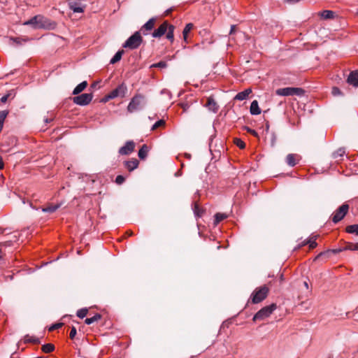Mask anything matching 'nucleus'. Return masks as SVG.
Returning a JSON list of instances; mask_svg holds the SVG:
<instances>
[{
    "label": "nucleus",
    "mask_w": 358,
    "mask_h": 358,
    "mask_svg": "<svg viewBox=\"0 0 358 358\" xmlns=\"http://www.w3.org/2000/svg\"><path fill=\"white\" fill-rule=\"evenodd\" d=\"M24 25H30L35 29H54L56 27V23L48 17L41 15H36L30 20L24 22Z\"/></svg>",
    "instance_id": "f257e3e1"
},
{
    "label": "nucleus",
    "mask_w": 358,
    "mask_h": 358,
    "mask_svg": "<svg viewBox=\"0 0 358 358\" xmlns=\"http://www.w3.org/2000/svg\"><path fill=\"white\" fill-rule=\"evenodd\" d=\"M269 292V288L266 285H262L257 287L250 296L251 302L257 304L264 300Z\"/></svg>",
    "instance_id": "f03ea898"
},
{
    "label": "nucleus",
    "mask_w": 358,
    "mask_h": 358,
    "mask_svg": "<svg viewBox=\"0 0 358 358\" xmlns=\"http://www.w3.org/2000/svg\"><path fill=\"white\" fill-rule=\"evenodd\" d=\"M143 38L140 31H136L131 35L122 45L124 48H129L130 50L137 49L142 43Z\"/></svg>",
    "instance_id": "7ed1b4c3"
},
{
    "label": "nucleus",
    "mask_w": 358,
    "mask_h": 358,
    "mask_svg": "<svg viewBox=\"0 0 358 358\" xmlns=\"http://www.w3.org/2000/svg\"><path fill=\"white\" fill-rule=\"evenodd\" d=\"M277 306L275 303H272L270 306H265L260 309L253 317L254 322L258 320H264L268 317L276 309Z\"/></svg>",
    "instance_id": "20e7f679"
},
{
    "label": "nucleus",
    "mask_w": 358,
    "mask_h": 358,
    "mask_svg": "<svg viewBox=\"0 0 358 358\" xmlns=\"http://www.w3.org/2000/svg\"><path fill=\"white\" fill-rule=\"evenodd\" d=\"M145 102V96L142 94L135 95L129 102L127 106V110L129 113H133L137 110L141 109Z\"/></svg>",
    "instance_id": "39448f33"
},
{
    "label": "nucleus",
    "mask_w": 358,
    "mask_h": 358,
    "mask_svg": "<svg viewBox=\"0 0 358 358\" xmlns=\"http://www.w3.org/2000/svg\"><path fill=\"white\" fill-rule=\"evenodd\" d=\"M127 92V87L123 83L118 85L115 89L112 90L108 94H107L105 97V101H108L109 99H113L116 97H124Z\"/></svg>",
    "instance_id": "423d86ee"
},
{
    "label": "nucleus",
    "mask_w": 358,
    "mask_h": 358,
    "mask_svg": "<svg viewBox=\"0 0 358 358\" xmlns=\"http://www.w3.org/2000/svg\"><path fill=\"white\" fill-rule=\"evenodd\" d=\"M304 90L299 87H285L279 88L275 91L276 94L279 96H301L303 94Z\"/></svg>",
    "instance_id": "0eeeda50"
},
{
    "label": "nucleus",
    "mask_w": 358,
    "mask_h": 358,
    "mask_svg": "<svg viewBox=\"0 0 358 358\" xmlns=\"http://www.w3.org/2000/svg\"><path fill=\"white\" fill-rule=\"evenodd\" d=\"M349 210V205L347 203H343L341 206L332 215V221L334 223L336 224L340 222L341 220L347 214Z\"/></svg>",
    "instance_id": "6e6552de"
},
{
    "label": "nucleus",
    "mask_w": 358,
    "mask_h": 358,
    "mask_svg": "<svg viewBox=\"0 0 358 358\" xmlns=\"http://www.w3.org/2000/svg\"><path fill=\"white\" fill-rule=\"evenodd\" d=\"M68 6L74 13H83L86 7L83 0H66Z\"/></svg>",
    "instance_id": "1a4fd4ad"
},
{
    "label": "nucleus",
    "mask_w": 358,
    "mask_h": 358,
    "mask_svg": "<svg viewBox=\"0 0 358 358\" xmlns=\"http://www.w3.org/2000/svg\"><path fill=\"white\" fill-rule=\"evenodd\" d=\"M93 97L92 94L91 93H85L82 94L80 95L74 96L73 98V101L76 104L80 105V106H85L90 103Z\"/></svg>",
    "instance_id": "9d476101"
},
{
    "label": "nucleus",
    "mask_w": 358,
    "mask_h": 358,
    "mask_svg": "<svg viewBox=\"0 0 358 358\" xmlns=\"http://www.w3.org/2000/svg\"><path fill=\"white\" fill-rule=\"evenodd\" d=\"M156 22V18L152 17L150 18L145 24H143L140 30V34H143L144 36H146L150 34V32L155 27Z\"/></svg>",
    "instance_id": "9b49d317"
},
{
    "label": "nucleus",
    "mask_w": 358,
    "mask_h": 358,
    "mask_svg": "<svg viewBox=\"0 0 358 358\" xmlns=\"http://www.w3.org/2000/svg\"><path fill=\"white\" fill-rule=\"evenodd\" d=\"M169 28V23L167 21H164L157 29L154 30L152 33V36L154 38H161L164 36Z\"/></svg>",
    "instance_id": "f8f14e48"
},
{
    "label": "nucleus",
    "mask_w": 358,
    "mask_h": 358,
    "mask_svg": "<svg viewBox=\"0 0 358 358\" xmlns=\"http://www.w3.org/2000/svg\"><path fill=\"white\" fill-rule=\"evenodd\" d=\"M134 148L135 143L132 141H129L123 147L120 148L118 152L121 155H128L134 150Z\"/></svg>",
    "instance_id": "ddd939ff"
},
{
    "label": "nucleus",
    "mask_w": 358,
    "mask_h": 358,
    "mask_svg": "<svg viewBox=\"0 0 358 358\" xmlns=\"http://www.w3.org/2000/svg\"><path fill=\"white\" fill-rule=\"evenodd\" d=\"M347 82L355 87H358V70L352 71L349 74Z\"/></svg>",
    "instance_id": "4468645a"
},
{
    "label": "nucleus",
    "mask_w": 358,
    "mask_h": 358,
    "mask_svg": "<svg viewBox=\"0 0 358 358\" xmlns=\"http://www.w3.org/2000/svg\"><path fill=\"white\" fill-rule=\"evenodd\" d=\"M342 251H344L343 248L322 252H320L317 256H316V257L315 258V260L319 259L322 257L327 259L330 257V254H331V253L338 254Z\"/></svg>",
    "instance_id": "2eb2a0df"
},
{
    "label": "nucleus",
    "mask_w": 358,
    "mask_h": 358,
    "mask_svg": "<svg viewBox=\"0 0 358 358\" xmlns=\"http://www.w3.org/2000/svg\"><path fill=\"white\" fill-rule=\"evenodd\" d=\"M206 107H207L210 110H212L214 113H216L218 110V105L215 99L210 96L207 99V102L205 104Z\"/></svg>",
    "instance_id": "dca6fc26"
},
{
    "label": "nucleus",
    "mask_w": 358,
    "mask_h": 358,
    "mask_svg": "<svg viewBox=\"0 0 358 358\" xmlns=\"http://www.w3.org/2000/svg\"><path fill=\"white\" fill-rule=\"evenodd\" d=\"M299 161V156L296 154H289L286 157V162L290 166H294Z\"/></svg>",
    "instance_id": "f3484780"
},
{
    "label": "nucleus",
    "mask_w": 358,
    "mask_h": 358,
    "mask_svg": "<svg viewBox=\"0 0 358 358\" xmlns=\"http://www.w3.org/2000/svg\"><path fill=\"white\" fill-rule=\"evenodd\" d=\"M139 162L136 159H131V160L124 162L125 167L129 171H132L138 167Z\"/></svg>",
    "instance_id": "a211bd4d"
},
{
    "label": "nucleus",
    "mask_w": 358,
    "mask_h": 358,
    "mask_svg": "<svg viewBox=\"0 0 358 358\" xmlns=\"http://www.w3.org/2000/svg\"><path fill=\"white\" fill-rule=\"evenodd\" d=\"M250 111L252 115H257L261 113V109L259 107L258 101L254 100L250 105Z\"/></svg>",
    "instance_id": "6ab92c4d"
},
{
    "label": "nucleus",
    "mask_w": 358,
    "mask_h": 358,
    "mask_svg": "<svg viewBox=\"0 0 358 358\" xmlns=\"http://www.w3.org/2000/svg\"><path fill=\"white\" fill-rule=\"evenodd\" d=\"M251 92H252L251 89H250V88L246 89L245 90L238 93L235 96V99L240 100V101L245 100L248 98V96H249V94Z\"/></svg>",
    "instance_id": "aec40b11"
},
{
    "label": "nucleus",
    "mask_w": 358,
    "mask_h": 358,
    "mask_svg": "<svg viewBox=\"0 0 358 358\" xmlns=\"http://www.w3.org/2000/svg\"><path fill=\"white\" fill-rule=\"evenodd\" d=\"M87 86V81H83L78 85L73 91V94L76 95L82 92Z\"/></svg>",
    "instance_id": "412c9836"
},
{
    "label": "nucleus",
    "mask_w": 358,
    "mask_h": 358,
    "mask_svg": "<svg viewBox=\"0 0 358 358\" xmlns=\"http://www.w3.org/2000/svg\"><path fill=\"white\" fill-rule=\"evenodd\" d=\"M194 24L192 23H188L185 27L183 31H182V36L184 41L187 43V36L188 34L191 31V30L193 29Z\"/></svg>",
    "instance_id": "4be33fe9"
},
{
    "label": "nucleus",
    "mask_w": 358,
    "mask_h": 358,
    "mask_svg": "<svg viewBox=\"0 0 358 358\" xmlns=\"http://www.w3.org/2000/svg\"><path fill=\"white\" fill-rule=\"evenodd\" d=\"M60 207V204H49L48 206L42 208V211L45 213H54Z\"/></svg>",
    "instance_id": "5701e85b"
},
{
    "label": "nucleus",
    "mask_w": 358,
    "mask_h": 358,
    "mask_svg": "<svg viewBox=\"0 0 358 358\" xmlns=\"http://www.w3.org/2000/svg\"><path fill=\"white\" fill-rule=\"evenodd\" d=\"M149 149L146 145H143L141 148L138 151V157L141 159H145L148 155Z\"/></svg>",
    "instance_id": "b1692460"
},
{
    "label": "nucleus",
    "mask_w": 358,
    "mask_h": 358,
    "mask_svg": "<svg viewBox=\"0 0 358 358\" xmlns=\"http://www.w3.org/2000/svg\"><path fill=\"white\" fill-rule=\"evenodd\" d=\"M335 13L332 10H325L320 13V16L324 20L333 19Z\"/></svg>",
    "instance_id": "393cba45"
},
{
    "label": "nucleus",
    "mask_w": 358,
    "mask_h": 358,
    "mask_svg": "<svg viewBox=\"0 0 358 358\" xmlns=\"http://www.w3.org/2000/svg\"><path fill=\"white\" fill-rule=\"evenodd\" d=\"M15 96V93L14 90H10L6 95L3 96L0 102L2 103H5L8 99H13Z\"/></svg>",
    "instance_id": "a878e982"
},
{
    "label": "nucleus",
    "mask_w": 358,
    "mask_h": 358,
    "mask_svg": "<svg viewBox=\"0 0 358 358\" xmlns=\"http://www.w3.org/2000/svg\"><path fill=\"white\" fill-rule=\"evenodd\" d=\"M102 316L99 313L95 314L93 317L90 318H86L85 320V323L87 324H91L95 322H97L101 319Z\"/></svg>",
    "instance_id": "bb28decb"
},
{
    "label": "nucleus",
    "mask_w": 358,
    "mask_h": 358,
    "mask_svg": "<svg viewBox=\"0 0 358 358\" xmlns=\"http://www.w3.org/2000/svg\"><path fill=\"white\" fill-rule=\"evenodd\" d=\"M174 29H175V27L172 24H169V28L166 33V38L171 41H173V38H174V34H173Z\"/></svg>",
    "instance_id": "cd10ccee"
},
{
    "label": "nucleus",
    "mask_w": 358,
    "mask_h": 358,
    "mask_svg": "<svg viewBox=\"0 0 358 358\" xmlns=\"http://www.w3.org/2000/svg\"><path fill=\"white\" fill-rule=\"evenodd\" d=\"M124 52L123 50L117 51L115 53V55H114V57L110 59V63L112 64H114L118 62L121 59L122 56L124 54Z\"/></svg>",
    "instance_id": "c85d7f7f"
},
{
    "label": "nucleus",
    "mask_w": 358,
    "mask_h": 358,
    "mask_svg": "<svg viewBox=\"0 0 358 358\" xmlns=\"http://www.w3.org/2000/svg\"><path fill=\"white\" fill-rule=\"evenodd\" d=\"M227 217H228L227 215L225 213H216L215 215L214 224L215 225L218 224L220 222H222L224 219L227 218Z\"/></svg>",
    "instance_id": "c756f323"
},
{
    "label": "nucleus",
    "mask_w": 358,
    "mask_h": 358,
    "mask_svg": "<svg viewBox=\"0 0 358 358\" xmlns=\"http://www.w3.org/2000/svg\"><path fill=\"white\" fill-rule=\"evenodd\" d=\"M8 114V110H1L0 111V132L2 131L3 127V122Z\"/></svg>",
    "instance_id": "7c9ffc66"
},
{
    "label": "nucleus",
    "mask_w": 358,
    "mask_h": 358,
    "mask_svg": "<svg viewBox=\"0 0 358 358\" xmlns=\"http://www.w3.org/2000/svg\"><path fill=\"white\" fill-rule=\"evenodd\" d=\"M345 231L349 234H355L358 236V224L349 225L346 227Z\"/></svg>",
    "instance_id": "2f4dec72"
},
{
    "label": "nucleus",
    "mask_w": 358,
    "mask_h": 358,
    "mask_svg": "<svg viewBox=\"0 0 358 358\" xmlns=\"http://www.w3.org/2000/svg\"><path fill=\"white\" fill-rule=\"evenodd\" d=\"M344 250H358V243H346L343 247Z\"/></svg>",
    "instance_id": "473e14b6"
},
{
    "label": "nucleus",
    "mask_w": 358,
    "mask_h": 358,
    "mask_svg": "<svg viewBox=\"0 0 358 358\" xmlns=\"http://www.w3.org/2000/svg\"><path fill=\"white\" fill-rule=\"evenodd\" d=\"M55 346L51 343L45 344L42 346V350L45 353H49L54 350Z\"/></svg>",
    "instance_id": "72a5a7b5"
},
{
    "label": "nucleus",
    "mask_w": 358,
    "mask_h": 358,
    "mask_svg": "<svg viewBox=\"0 0 358 358\" xmlns=\"http://www.w3.org/2000/svg\"><path fill=\"white\" fill-rule=\"evenodd\" d=\"M24 342L25 343H32L34 344H37V343H40L38 338L34 337V336H30L29 335H27L24 337Z\"/></svg>",
    "instance_id": "f704fd0d"
},
{
    "label": "nucleus",
    "mask_w": 358,
    "mask_h": 358,
    "mask_svg": "<svg viewBox=\"0 0 358 358\" xmlns=\"http://www.w3.org/2000/svg\"><path fill=\"white\" fill-rule=\"evenodd\" d=\"M194 214L198 217H201L203 213V209H201L199 204L196 203L194 204Z\"/></svg>",
    "instance_id": "c9c22d12"
},
{
    "label": "nucleus",
    "mask_w": 358,
    "mask_h": 358,
    "mask_svg": "<svg viewBox=\"0 0 358 358\" xmlns=\"http://www.w3.org/2000/svg\"><path fill=\"white\" fill-rule=\"evenodd\" d=\"M315 240H316V237L311 238L308 240H306V243H308L309 248L310 249H313V248H316V246L317 245Z\"/></svg>",
    "instance_id": "e433bc0d"
},
{
    "label": "nucleus",
    "mask_w": 358,
    "mask_h": 358,
    "mask_svg": "<svg viewBox=\"0 0 358 358\" xmlns=\"http://www.w3.org/2000/svg\"><path fill=\"white\" fill-rule=\"evenodd\" d=\"M88 313V310L87 308H82L78 310L77 316L80 318H84Z\"/></svg>",
    "instance_id": "4c0bfd02"
},
{
    "label": "nucleus",
    "mask_w": 358,
    "mask_h": 358,
    "mask_svg": "<svg viewBox=\"0 0 358 358\" xmlns=\"http://www.w3.org/2000/svg\"><path fill=\"white\" fill-rule=\"evenodd\" d=\"M167 66V64L166 62L161 61L158 63L153 64L151 65V68H166Z\"/></svg>",
    "instance_id": "58836bf2"
},
{
    "label": "nucleus",
    "mask_w": 358,
    "mask_h": 358,
    "mask_svg": "<svg viewBox=\"0 0 358 358\" xmlns=\"http://www.w3.org/2000/svg\"><path fill=\"white\" fill-rule=\"evenodd\" d=\"M234 143L241 149L245 148V143L240 138H235Z\"/></svg>",
    "instance_id": "ea45409f"
},
{
    "label": "nucleus",
    "mask_w": 358,
    "mask_h": 358,
    "mask_svg": "<svg viewBox=\"0 0 358 358\" xmlns=\"http://www.w3.org/2000/svg\"><path fill=\"white\" fill-rule=\"evenodd\" d=\"M345 154V150L342 148L338 149L333 153L334 158L336 159L338 157H342Z\"/></svg>",
    "instance_id": "a19ab883"
},
{
    "label": "nucleus",
    "mask_w": 358,
    "mask_h": 358,
    "mask_svg": "<svg viewBox=\"0 0 358 358\" xmlns=\"http://www.w3.org/2000/svg\"><path fill=\"white\" fill-rule=\"evenodd\" d=\"M165 124V122L163 120H160L157 122H156L153 126L152 127V130H155L157 128L164 125Z\"/></svg>",
    "instance_id": "79ce46f5"
},
{
    "label": "nucleus",
    "mask_w": 358,
    "mask_h": 358,
    "mask_svg": "<svg viewBox=\"0 0 358 358\" xmlns=\"http://www.w3.org/2000/svg\"><path fill=\"white\" fill-rule=\"evenodd\" d=\"M124 180H125V178L121 175L117 176L115 178V182L117 185L122 184L124 182Z\"/></svg>",
    "instance_id": "37998d69"
},
{
    "label": "nucleus",
    "mask_w": 358,
    "mask_h": 358,
    "mask_svg": "<svg viewBox=\"0 0 358 358\" xmlns=\"http://www.w3.org/2000/svg\"><path fill=\"white\" fill-rule=\"evenodd\" d=\"M63 325V323H56L53 325H52L50 328H49V331H52L55 329H58L59 328H61Z\"/></svg>",
    "instance_id": "c03bdc74"
},
{
    "label": "nucleus",
    "mask_w": 358,
    "mask_h": 358,
    "mask_svg": "<svg viewBox=\"0 0 358 358\" xmlns=\"http://www.w3.org/2000/svg\"><path fill=\"white\" fill-rule=\"evenodd\" d=\"M77 334V331L75 327H72L71 329V331L69 334V337L71 339H73Z\"/></svg>",
    "instance_id": "a18cd8bd"
},
{
    "label": "nucleus",
    "mask_w": 358,
    "mask_h": 358,
    "mask_svg": "<svg viewBox=\"0 0 358 358\" xmlns=\"http://www.w3.org/2000/svg\"><path fill=\"white\" fill-rule=\"evenodd\" d=\"M332 94L334 95V96H337V95H340L341 94V92L340 90V89L337 87H334L332 88Z\"/></svg>",
    "instance_id": "49530a36"
},
{
    "label": "nucleus",
    "mask_w": 358,
    "mask_h": 358,
    "mask_svg": "<svg viewBox=\"0 0 358 358\" xmlns=\"http://www.w3.org/2000/svg\"><path fill=\"white\" fill-rule=\"evenodd\" d=\"M245 129L247 130L248 132H249L252 135H253L255 136H258L257 132L256 131H255L254 129H250L249 127H246Z\"/></svg>",
    "instance_id": "de8ad7c7"
},
{
    "label": "nucleus",
    "mask_w": 358,
    "mask_h": 358,
    "mask_svg": "<svg viewBox=\"0 0 358 358\" xmlns=\"http://www.w3.org/2000/svg\"><path fill=\"white\" fill-rule=\"evenodd\" d=\"M301 0H284L285 3L293 4L299 2Z\"/></svg>",
    "instance_id": "09e8293b"
},
{
    "label": "nucleus",
    "mask_w": 358,
    "mask_h": 358,
    "mask_svg": "<svg viewBox=\"0 0 358 358\" xmlns=\"http://www.w3.org/2000/svg\"><path fill=\"white\" fill-rule=\"evenodd\" d=\"M276 143V136L275 134H273L272 138H271V145L274 146Z\"/></svg>",
    "instance_id": "8fccbe9b"
},
{
    "label": "nucleus",
    "mask_w": 358,
    "mask_h": 358,
    "mask_svg": "<svg viewBox=\"0 0 358 358\" xmlns=\"http://www.w3.org/2000/svg\"><path fill=\"white\" fill-rule=\"evenodd\" d=\"M180 106L183 108L184 111L187 110L189 107L188 104L185 103H181Z\"/></svg>",
    "instance_id": "3c124183"
},
{
    "label": "nucleus",
    "mask_w": 358,
    "mask_h": 358,
    "mask_svg": "<svg viewBox=\"0 0 358 358\" xmlns=\"http://www.w3.org/2000/svg\"><path fill=\"white\" fill-rule=\"evenodd\" d=\"M4 167V163L3 162V159L1 156L0 155V170L3 169Z\"/></svg>",
    "instance_id": "603ef678"
},
{
    "label": "nucleus",
    "mask_w": 358,
    "mask_h": 358,
    "mask_svg": "<svg viewBox=\"0 0 358 358\" xmlns=\"http://www.w3.org/2000/svg\"><path fill=\"white\" fill-rule=\"evenodd\" d=\"M236 31V25H232L231 27V30H230V34H233Z\"/></svg>",
    "instance_id": "864d4df0"
},
{
    "label": "nucleus",
    "mask_w": 358,
    "mask_h": 358,
    "mask_svg": "<svg viewBox=\"0 0 358 358\" xmlns=\"http://www.w3.org/2000/svg\"><path fill=\"white\" fill-rule=\"evenodd\" d=\"M172 11V9H168L165 11L164 13V15H168L171 13V12Z\"/></svg>",
    "instance_id": "5fc2aeb1"
},
{
    "label": "nucleus",
    "mask_w": 358,
    "mask_h": 358,
    "mask_svg": "<svg viewBox=\"0 0 358 358\" xmlns=\"http://www.w3.org/2000/svg\"><path fill=\"white\" fill-rule=\"evenodd\" d=\"M128 236H133L134 233L131 231H127L126 233Z\"/></svg>",
    "instance_id": "6e6d98bb"
},
{
    "label": "nucleus",
    "mask_w": 358,
    "mask_h": 358,
    "mask_svg": "<svg viewBox=\"0 0 358 358\" xmlns=\"http://www.w3.org/2000/svg\"><path fill=\"white\" fill-rule=\"evenodd\" d=\"M308 243H306V241H304L301 245H299V248L302 247V246H304L306 245H307Z\"/></svg>",
    "instance_id": "4d7b16f0"
},
{
    "label": "nucleus",
    "mask_w": 358,
    "mask_h": 358,
    "mask_svg": "<svg viewBox=\"0 0 358 358\" xmlns=\"http://www.w3.org/2000/svg\"><path fill=\"white\" fill-rule=\"evenodd\" d=\"M280 282L284 281V276H283V275H282V274H280Z\"/></svg>",
    "instance_id": "13d9d810"
},
{
    "label": "nucleus",
    "mask_w": 358,
    "mask_h": 358,
    "mask_svg": "<svg viewBox=\"0 0 358 358\" xmlns=\"http://www.w3.org/2000/svg\"><path fill=\"white\" fill-rule=\"evenodd\" d=\"M45 122L48 123V122H50L51 121V120H48V119H45Z\"/></svg>",
    "instance_id": "bf43d9fd"
},
{
    "label": "nucleus",
    "mask_w": 358,
    "mask_h": 358,
    "mask_svg": "<svg viewBox=\"0 0 358 358\" xmlns=\"http://www.w3.org/2000/svg\"><path fill=\"white\" fill-rule=\"evenodd\" d=\"M304 285L306 287H308V283L306 282H304Z\"/></svg>",
    "instance_id": "052dcab7"
},
{
    "label": "nucleus",
    "mask_w": 358,
    "mask_h": 358,
    "mask_svg": "<svg viewBox=\"0 0 358 358\" xmlns=\"http://www.w3.org/2000/svg\"><path fill=\"white\" fill-rule=\"evenodd\" d=\"M357 15H358V12H357Z\"/></svg>",
    "instance_id": "680f3d73"
}]
</instances>
